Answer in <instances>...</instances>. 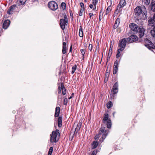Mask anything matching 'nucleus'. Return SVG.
Masks as SVG:
<instances>
[{"label":"nucleus","mask_w":155,"mask_h":155,"mask_svg":"<svg viewBox=\"0 0 155 155\" xmlns=\"http://www.w3.org/2000/svg\"><path fill=\"white\" fill-rule=\"evenodd\" d=\"M129 27L131 30L133 31V33L134 34L138 33L139 36L140 38L139 42L143 41L142 38L144 35V32L146 30L142 27H140L136 24L132 23H130L129 25Z\"/></svg>","instance_id":"1"},{"label":"nucleus","mask_w":155,"mask_h":155,"mask_svg":"<svg viewBox=\"0 0 155 155\" xmlns=\"http://www.w3.org/2000/svg\"><path fill=\"white\" fill-rule=\"evenodd\" d=\"M103 124L101 125L102 127L99 129L98 134L94 137L95 139L97 140L101 135L102 137L100 140L101 142H103L104 141L109 133V130H108L105 129V127H103Z\"/></svg>","instance_id":"2"},{"label":"nucleus","mask_w":155,"mask_h":155,"mask_svg":"<svg viewBox=\"0 0 155 155\" xmlns=\"http://www.w3.org/2000/svg\"><path fill=\"white\" fill-rule=\"evenodd\" d=\"M59 130L56 129L55 131H52V134L50 135V145L54 146V143H56L58 142L60 134Z\"/></svg>","instance_id":"3"},{"label":"nucleus","mask_w":155,"mask_h":155,"mask_svg":"<svg viewBox=\"0 0 155 155\" xmlns=\"http://www.w3.org/2000/svg\"><path fill=\"white\" fill-rule=\"evenodd\" d=\"M109 115L108 114H105L103 118L102 121V124H106L108 128H110L111 127V121L110 119L109 118Z\"/></svg>","instance_id":"4"},{"label":"nucleus","mask_w":155,"mask_h":155,"mask_svg":"<svg viewBox=\"0 0 155 155\" xmlns=\"http://www.w3.org/2000/svg\"><path fill=\"white\" fill-rule=\"evenodd\" d=\"M64 15V18L61 19L60 20V25L61 28L63 30H64L65 28V26L68 24V19L66 15L64 14L63 15Z\"/></svg>","instance_id":"5"},{"label":"nucleus","mask_w":155,"mask_h":155,"mask_svg":"<svg viewBox=\"0 0 155 155\" xmlns=\"http://www.w3.org/2000/svg\"><path fill=\"white\" fill-rule=\"evenodd\" d=\"M135 15L137 16H140L143 19L147 18V11L146 10H134Z\"/></svg>","instance_id":"6"},{"label":"nucleus","mask_w":155,"mask_h":155,"mask_svg":"<svg viewBox=\"0 0 155 155\" xmlns=\"http://www.w3.org/2000/svg\"><path fill=\"white\" fill-rule=\"evenodd\" d=\"M127 42V38H123L119 41L118 46L120 48H125Z\"/></svg>","instance_id":"7"},{"label":"nucleus","mask_w":155,"mask_h":155,"mask_svg":"<svg viewBox=\"0 0 155 155\" xmlns=\"http://www.w3.org/2000/svg\"><path fill=\"white\" fill-rule=\"evenodd\" d=\"M127 42L131 43L135 42L138 40V37L136 35H131L129 37L127 38Z\"/></svg>","instance_id":"8"},{"label":"nucleus","mask_w":155,"mask_h":155,"mask_svg":"<svg viewBox=\"0 0 155 155\" xmlns=\"http://www.w3.org/2000/svg\"><path fill=\"white\" fill-rule=\"evenodd\" d=\"M58 8L57 4L54 1L49 2V8L51 10H57Z\"/></svg>","instance_id":"9"},{"label":"nucleus","mask_w":155,"mask_h":155,"mask_svg":"<svg viewBox=\"0 0 155 155\" xmlns=\"http://www.w3.org/2000/svg\"><path fill=\"white\" fill-rule=\"evenodd\" d=\"M126 4V2L125 0H120L116 10H119L125 6Z\"/></svg>","instance_id":"10"},{"label":"nucleus","mask_w":155,"mask_h":155,"mask_svg":"<svg viewBox=\"0 0 155 155\" xmlns=\"http://www.w3.org/2000/svg\"><path fill=\"white\" fill-rule=\"evenodd\" d=\"M118 64L117 60L115 61L113 66V74H115L117 73L118 71Z\"/></svg>","instance_id":"11"},{"label":"nucleus","mask_w":155,"mask_h":155,"mask_svg":"<svg viewBox=\"0 0 155 155\" xmlns=\"http://www.w3.org/2000/svg\"><path fill=\"white\" fill-rule=\"evenodd\" d=\"M10 21L8 19L5 20L4 22L2 27L3 28L5 29H7L10 25Z\"/></svg>","instance_id":"12"},{"label":"nucleus","mask_w":155,"mask_h":155,"mask_svg":"<svg viewBox=\"0 0 155 155\" xmlns=\"http://www.w3.org/2000/svg\"><path fill=\"white\" fill-rule=\"evenodd\" d=\"M148 25H155V13L154 14L153 17L151 18L148 21Z\"/></svg>","instance_id":"13"},{"label":"nucleus","mask_w":155,"mask_h":155,"mask_svg":"<svg viewBox=\"0 0 155 155\" xmlns=\"http://www.w3.org/2000/svg\"><path fill=\"white\" fill-rule=\"evenodd\" d=\"M62 116H60L58 118V126L59 127H61L62 126Z\"/></svg>","instance_id":"14"},{"label":"nucleus","mask_w":155,"mask_h":155,"mask_svg":"<svg viewBox=\"0 0 155 155\" xmlns=\"http://www.w3.org/2000/svg\"><path fill=\"white\" fill-rule=\"evenodd\" d=\"M81 123H79L77 125V127L75 128V130L74 131V135H75V134H77L79 131L81 127Z\"/></svg>","instance_id":"15"},{"label":"nucleus","mask_w":155,"mask_h":155,"mask_svg":"<svg viewBox=\"0 0 155 155\" xmlns=\"http://www.w3.org/2000/svg\"><path fill=\"white\" fill-rule=\"evenodd\" d=\"M61 87L62 94L63 95H65L66 94V90L63 83H61Z\"/></svg>","instance_id":"16"},{"label":"nucleus","mask_w":155,"mask_h":155,"mask_svg":"<svg viewBox=\"0 0 155 155\" xmlns=\"http://www.w3.org/2000/svg\"><path fill=\"white\" fill-rule=\"evenodd\" d=\"M60 112V107H57L55 108L54 117H55L59 116Z\"/></svg>","instance_id":"17"},{"label":"nucleus","mask_w":155,"mask_h":155,"mask_svg":"<svg viewBox=\"0 0 155 155\" xmlns=\"http://www.w3.org/2000/svg\"><path fill=\"white\" fill-rule=\"evenodd\" d=\"M62 52L63 54L66 53V43L65 42L63 43Z\"/></svg>","instance_id":"18"},{"label":"nucleus","mask_w":155,"mask_h":155,"mask_svg":"<svg viewBox=\"0 0 155 155\" xmlns=\"http://www.w3.org/2000/svg\"><path fill=\"white\" fill-rule=\"evenodd\" d=\"M149 6L150 8V10H155V1L152 0Z\"/></svg>","instance_id":"19"},{"label":"nucleus","mask_w":155,"mask_h":155,"mask_svg":"<svg viewBox=\"0 0 155 155\" xmlns=\"http://www.w3.org/2000/svg\"><path fill=\"white\" fill-rule=\"evenodd\" d=\"M112 48H111V45L110 47L109 50V53H108V55H107V61L110 60V56L112 54Z\"/></svg>","instance_id":"20"},{"label":"nucleus","mask_w":155,"mask_h":155,"mask_svg":"<svg viewBox=\"0 0 155 155\" xmlns=\"http://www.w3.org/2000/svg\"><path fill=\"white\" fill-rule=\"evenodd\" d=\"M26 0H18L17 4L18 5H24L26 2Z\"/></svg>","instance_id":"21"},{"label":"nucleus","mask_w":155,"mask_h":155,"mask_svg":"<svg viewBox=\"0 0 155 155\" xmlns=\"http://www.w3.org/2000/svg\"><path fill=\"white\" fill-rule=\"evenodd\" d=\"M79 35L80 37H83V29L81 26H80Z\"/></svg>","instance_id":"22"},{"label":"nucleus","mask_w":155,"mask_h":155,"mask_svg":"<svg viewBox=\"0 0 155 155\" xmlns=\"http://www.w3.org/2000/svg\"><path fill=\"white\" fill-rule=\"evenodd\" d=\"M92 4L94 5V8L92 10H95L96 9V5L97 4L98 0H92Z\"/></svg>","instance_id":"23"},{"label":"nucleus","mask_w":155,"mask_h":155,"mask_svg":"<svg viewBox=\"0 0 155 155\" xmlns=\"http://www.w3.org/2000/svg\"><path fill=\"white\" fill-rule=\"evenodd\" d=\"M98 143L97 141H94L92 144V148L94 149L96 148L98 146Z\"/></svg>","instance_id":"24"},{"label":"nucleus","mask_w":155,"mask_h":155,"mask_svg":"<svg viewBox=\"0 0 155 155\" xmlns=\"http://www.w3.org/2000/svg\"><path fill=\"white\" fill-rule=\"evenodd\" d=\"M112 106L113 103L112 102H111V101H109L107 103V107L108 109L111 108L112 107Z\"/></svg>","instance_id":"25"},{"label":"nucleus","mask_w":155,"mask_h":155,"mask_svg":"<svg viewBox=\"0 0 155 155\" xmlns=\"http://www.w3.org/2000/svg\"><path fill=\"white\" fill-rule=\"evenodd\" d=\"M104 11H105V10H101L100 12L99 17V21H100L101 20V16H103L104 13L105 12Z\"/></svg>","instance_id":"26"},{"label":"nucleus","mask_w":155,"mask_h":155,"mask_svg":"<svg viewBox=\"0 0 155 155\" xmlns=\"http://www.w3.org/2000/svg\"><path fill=\"white\" fill-rule=\"evenodd\" d=\"M76 68L77 65L76 64L74 65V66L72 67V71L71 72V74H73L74 73L75 71L76 70Z\"/></svg>","instance_id":"27"},{"label":"nucleus","mask_w":155,"mask_h":155,"mask_svg":"<svg viewBox=\"0 0 155 155\" xmlns=\"http://www.w3.org/2000/svg\"><path fill=\"white\" fill-rule=\"evenodd\" d=\"M61 7L63 10H65L66 4L65 3L62 2L61 4Z\"/></svg>","instance_id":"28"},{"label":"nucleus","mask_w":155,"mask_h":155,"mask_svg":"<svg viewBox=\"0 0 155 155\" xmlns=\"http://www.w3.org/2000/svg\"><path fill=\"white\" fill-rule=\"evenodd\" d=\"M113 88H116L118 90V82H116L114 84L113 87Z\"/></svg>","instance_id":"29"},{"label":"nucleus","mask_w":155,"mask_h":155,"mask_svg":"<svg viewBox=\"0 0 155 155\" xmlns=\"http://www.w3.org/2000/svg\"><path fill=\"white\" fill-rule=\"evenodd\" d=\"M150 0H144V4L145 5L148 6L150 3Z\"/></svg>","instance_id":"30"},{"label":"nucleus","mask_w":155,"mask_h":155,"mask_svg":"<svg viewBox=\"0 0 155 155\" xmlns=\"http://www.w3.org/2000/svg\"><path fill=\"white\" fill-rule=\"evenodd\" d=\"M118 91V90L116 88H112V92L113 94H117Z\"/></svg>","instance_id":"31"},{"label":"nucleus","mask_w":155,"mask_h":155,"mask_svg":"<svg viewBox=\"0 0 155 155\" xmlns=\"http://www.w3.org/2000/svg\"><path fill=\"white\" fill-rule=\"evenodd\" d=\"M53 147H51L49 149V155H51L53 151Z\"/></svg>","instance_id":"32"},{"label":"nucleus","mask_w":155,"mask_h":155,"mask_svg":"<svg viewBox=\"0 0 155 155\" xmlns=\"http://www.w3.org/2000/svg\"><path fill=\"white\" fill-rule=\"evenodd\" d=\"M120 21V19L119 18H117V19H116L115 23L116 24H117L118 25H119Z\"/></svg>","instance_id":"33"},{"label":"nucleus","mask_w":155,"mask_h":155,"mask_svg":"<svg viewBox=\"0 0 155 155\" xmlns=\"http://www.w3.org/2000/svg\"><path fill=\"white\" fill-rule=\"evenodd\" d=\"M96 50L97 49L98 52L99 51V42L98 41H97L96 42Z\"/></svg>","instance_id":"34"},{"label":"nucleus","mask_w":155,"mask_h":155,"mask_svg":"<svg viewBox=\"0 0 155 155\" xmlns=\"http://www.w3.org/2000/svg\"><path fill=\"white\" fill-rule=\"evenodd\" d=\"M80 5L81 7L80 10H84V3L82 2H81L80 3Z\"/></svg>","instance_id":"35"},{"label":"nucleus","mask_w":155,"mask_h":155,"mask_svg":"<svg viewBox=\"0 0 155 155\" xmlns=\"http://www.w3.org/2000/svg\"><path fill=\"white\" fill-rule=\"evenodd\" d=\"M16 6V5H12L10 7L8 10H13V9H15Z\"/></svg>","instance_id":"36"},{"label":"nucleus","mask_w":155,"mask_h":155,"mask_svg":"<svg viewBox=\"0 0 155 155\" xmlns=\"http://www.w3.org/2000/svg\"><path fill=\"white\" fill-rule=\"evenodd\" d=\"M68 103V99L67 98H65L64 100V104L66 105Z\"/></svg>","instance_id":"37"},{"label":"nucleus","mask_w":155,"mask_h":155,"mask_svg":"<svg viewBox=\"0 0 155 155\" xmlns=\"http://www.w3.org/2000/svg\"><path fill=\"white\" fill-rule=\"evenodd\" d=\"M120 10H115V11L114 14V16H117Z\"/></svg>","instance_id":"38"},{"label":"nucleus","mask_w":155,"mask_h":155,"mask_svg":"<svg viewBox=\"0 0 155 155\" xmlns=\"http://www.w3.org/2000/svg\"><path fill=\"white\" fill-rule=\"evenodd\" d=\"M61 86H59L58 88V93L59 94H60L61 93Z\"/></svg>","instance_id":"39"},{"label":"nucleus","mask_w":155,"mask_h":155,"mask_svg":"<svg viewBox=\"0 0 155 155\" xmlns=\"http://www.w3.org/2000/svg\"><path fill=\"white\" fill-rule=\"evenodd\" d=\"M111 10H105V12L104 13V16H105V15H107L108 14Z\"/></svg>","instance_id":"40"},{"label":"nucleus","mask_w":155,"mask_h":155,"mask_svg":"<svg viewBox=\"0 0 155 155\" xmlns=\"http://www.w3.org/2000/svg\"><path fill=\"white\" fill-rule=\"evenodd\" d=\"M114 94H110V95L109 96V97L111 99H112L114 98Z\"/></svg>","instance_id":"41"},{"label":"nucleus","mask_w":155,"mask_h":155,"mask_svg":"<svg viewBox=\"0 0 155 155\" xmlns=\"http://www.w3.org/2000/svg\"><path fill=\"white\" fill-rule=\"evenodd\" d=\"M80 51L82 55H83V56H84L85 52V50L83 49H81V50Z\"/></svg>","instance_id":"42"},{"label":"nucleus","mask_w":155,"mask_h":155,"mask_svg":"<svg viewBox=\"0 0 155 155\" xmlns=\"http://www.w3.org/2000/svg\"><path fill=\"white\" fill-rule=\"evenodd\" d=\"M109 77H107L105 76L104 82L105 83H107L108 79Z\"/></svg>","instance_id":"43"},{"label":"nucleus","mask_w":155,"mask_h":155,"mask_svg":"<svg viewBox=\"0 0 155 155\" xmlns=\"http://www.w3.org/2000/svg\"><path fill=\"white\" fill-rule=\"evenodd\" d=\"M84 10H80L79 12V15L80 16H82L83 15V12Z\"/></svg>","instance_id":"44"},{"label":"nucleus","mask_w":155,"mask_h":155,"mask_svg":"<svg viewBox=\"0 0 155 155\" xmlns=\"http://www.w3.org/2000/svg\"><path fill=\"white\" fill-rule=\"evenodd\" d=\"M99 151H97V150H94V151L91 154V155H96L97 153V152H98Z\"/></svg>","instance_id":"45"},{"label":"nucleus","mask_w":155,"mask_h":155,"mask_svg":"<svg viewBox=\"0 0 155 155\" xmlns=\"http://www.w3.org/2000/svg\"><path fill=\"white\" fill-rule=\"evenodd\" d=\"M124 48H120L118 49L117 50V52H120H120L122 51L123 50H124Z\"/></svg>","instance_id":"46"},{"label":"nucleus","mask_w":155,"mask_h":155,"mask_svg":"<svg viewBox=\"0 0 155 155\" xmlns=\"http://www.w3.org/2000/svg\"><path fill=\"white\" fill-rule=\"evenodd\" d=\"M88 48L90 51H91L92 49V44H90L89 45Z\"/></svg>","instance_id":"47"},{"label":"nucleus","mask_w":155,"mask_h":155,"mask_svg":"<svg viewBox=\"0 0 155 155\" xmlns=\"http://www.w3.org/2000/svg\"><path fill=\"white\" fill-rule=\"evenodd\" d=\"M13 10H8L7 13L8 14L10 15L13 13Z\"/></svg>","instance_id":"48"},{"label":"nucleus","mask_w":155,"mask_h":155,"mask_svg":"<svg viewBox=\"0 0 155 155\" xmlns=\"http://www.w3.org/2000/svg\"><path fill=\"white\" fill-rule=\"evenodd\" d=\"M134 10H142L141 7L140 6H137L136 8Z\"/></svg>","instance_id":"49"},{"label":"nucleus","mask_w":155,"mask_h":155,"mask_svg":"<svg viewBox=\"0 0 155 155\" xmlns=\"http://www.w3.org/2000/svg\"><path fill=\"white\" fill-rule=\"evenodd\" d=\"M120 56V52H117V54L116 55V58H117L119 57Z\"/></svg>","instance_id":"50"},{"label":"nucleus","mask_w":155,"mask_h":155,"mask_svg":"<svg viewBox=\"0 0 155 155\" xmlns=\"http://www.w3.org/2000/svg\"><path fill=\"white\" fill-rule=\"evenodd\" d=\"M119 25H118L117 24L114 23L113 26L114 28L116 29L118 27Z\"/></svg>","instance_id":"51"},{"label":"nucleus","mask_w":155,"mask_h":155,"mask_svg":"<svg viewBox=\"0 0 155 155\" xmlns=\"http://www.w3.org/2000/svg\"><path fill=\"white\" fill-rule=\"evenodd\" d=\"M110 70H109L108 72H106L105 76H106L107 77H109L110 74Z\"/></svg>","instance_id":"52"},{"label":"nucleus","mask_w":155,"mask_h":155,"mask_svg":"<svg viewBox=\"0 0 155 155\" xmlns=\"http://www.w3.org/2000/svg\"><path fill=\"white\" fill-rule=\"evenodd\" d=\"M89 7L91 8V9H92V8H94V5L92 4H90L89 5Z\"/></svg>","instance_id":"53"},{"label":"nucleus","mask_w":155,"mask_h":155,"mask_svg":"<svg viewBox=\"0 0 155 155\" xmlns=\"http://www.w3.org/2000/svg\"><path fill=\"white\" fill-rule=\"evenodd\" d=\"M72 45H71V46H70V48L69 49V52H71L72 51Z\"/></svg>","instance_id":"54"},{"label":"nucleus","mask_w":155,"mask_h":155,"mask_svg":"<svg viewBox=\"0 0 155 155\" xmlns=\"http://www.w3.org/2000/svg\"><path fill=\"white\" fill-rule=\"evenodd\" d=\"M89 15L90 18L93 15V13H90Z\"/></svg>","instance_id":"55"},{"label":"nucleus","mask_w":155,"mask_h":155,"mask_svg":"<svg viewBox=\"0 0 155 155\" xmlns=\"http://www.w3.org/2000/svg\"><path fill=\"white\" fill-rule=\"evenodd\" d=\"M70 14L71 16V17L72 16H73V14H71L72 11L70 10Z\"/></svg>","instance_id":"56"},{"label":"nucleus","mask_w":155,"mask_h":155,"mask_svg":"<svg viewBox=\"0 0 155 155\" xmlns=\"http://www.w3.org/2000/svg\"><path fill=\"white\" fill-rule=\"evenodd\" d=\"M143 8L144 9L146 10V8L145 6H143V7L142 8Z\"/></svg>","instance_id":"57"},{"label":"nucleus","mask_w":155,"mask_h":155,"mask_svg":"<svg viewBox=\"0 0 155 155\" xmlns=\"http://www.w3.org/2000/svg\"><path fill=\"white\" fill-rule=\"evenodd\" d=\"M72 98V96H71L70 97H69L68 99H71Z\"/></svg>","instance_id":"58"},{"label":"nucleus","mask_w":155,"mask_h":155,"mask_svg":"<svg viewBox=\"0 0 155 155\" xmlns=\"http://www.w3.org/2000/svg\"><path fill=\"white\" fill-rule=\"evenodd\" d=\"M110 6H109L107 8V9L106 10H108L109 9H110Z\"/></svg>","instance_id":"59"},{"label":"nucleus","mask_w":155,"mask_h":155,"mask_svg":"<svg viewBox=\"0 0 155 155\" xmlns=\"http://www.w3.org/2000/svg\"><path fill=\"white\" fill-rule=\"evenodd\" d=\"M115 113V112H114L113 113V116L114 117V115Z\"/></svg>","instance_id":"60"},{"label":"nucleus","mask_w":155,"mask_h":155,"mask_svg":"<svg viewBox=\"0 0 155 155\" xmlns=\"http://www.w3.org/2000/svg\"><path fill=\"white\" fill-rule=\"evenodd\" d=\"M74 93H72L71 94V96H72V97L74 96Z\"/></svg>","instance_id":"61"},{"label":"nucleus","mask_w":155,"mask_h":155,"mask_svg":"<svg viewBox=\"0 0 155 155\" xmlns=\"http://www.w3.org/2000/svg\"><path fill=\"white\" fill-rule=\"evenodd\" d=\"M88 1V0H84V2H87Z\"/></svg>","instance_id":"62"},{"label":"nucleus","mask_w":155,"mask_h":155,"mask_svg":"<svg viewBox=\"0 0 155 155\" xmlns=\"http://www.w3.org/2000/svg\"><path fill=\"white\" fill-rule=\"evenodd\" d=\"M106 72H108V70H107V69L106 70Z\"/></svg>","instance_id":"63"},{"label":"nucleus","mask_w":155,"mask_h":155,"mask_svg":"<svg viewBox=\"0 0 155 155\" xmlns=\"http://www.w3.org/2000/svg\"><path fill=\"white\" fill-rule=\"evenodd\" d=\"M61 73V71H60V72L59 73V74L60 75Z\"/></svg>","instance_id":"64"}]
</instances>
